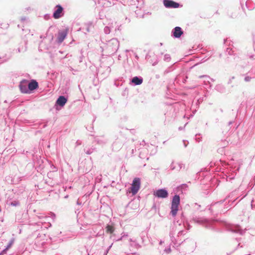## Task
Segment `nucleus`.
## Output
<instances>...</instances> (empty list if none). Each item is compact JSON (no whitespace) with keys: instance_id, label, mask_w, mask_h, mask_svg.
Returning <instances> with one entry per match:
<instances>
[{"instance_id":"nucleus-1","label":"nucleus","mask_w":255,"mask_h":255,"mask_svg":"<svg viewBox=\"0 0 255 255\" xmlns=\"http://www.w3.org/2000/svg\"><path fill=\"white\" fill-rule=\"evenodd\" d=\"M180 203V197L178 195H175L171 203V213L173 216H176L178 210V206Z\"/></svg>"},{"instance_id":"nucleus-2","label":"nucleus","mask_w":255,"mask_h":255,"mask_svg":"<svg viewBox=\"0 0 255 255\" xmlns=\"http://www.w3.org/2000/svg\"><path fill=\"white\" fill-rule=\"evenodd\" d=\"M19 88L22 93H28L32 90V81L28 82L27 80L22 81L19 85Z\"/></svg>"},{"instance_id":"nucleus-3","label":"nucleus","mask_w":255,"mask_h":255,"mask_svg":"<svg viewBox=\"0 0 255 255\" xmlns=\"http://www.w3.org/2000/svg\"><path fill=\"white\" fill-rule=\"evenodd\" d=\"M140 187V179L139 178H135L133 180L130 187V192L133 195L136 194L138 191Z\"/></svg>"},{"instance_id":"nucleus-4","label":"nucleus","mask_w":255,"mask_h":255,"mask_svg":"<svg viewBox=\"0 0 255 255\" xmlns=\"http://www.w3.org/2000/svg\"><path fill=\"white\" fill-rule=\"evenodd\" d=\"M56 10L53 13V17L55 19H58L63 15V8L60 5L56 6Z\"/></svg>"},{"instance_id":"nucleus-5","label":"nucleus","mask_w":255,"mask_h":255,"mask_svg":"<svg viewBox=\"0 0 255 255\" xmlns=\"http://www.w3.org/2000/svg\"><path fill=\"white\" fill-rule=\"evenodd\" d=\"M153 195L158 197L165 198L168 196V192L165 189H159L154 192Z\"/></svg>"},{"instance_id":"nucleus-6","label":"nucleus","mask_w":255,"mask_h":255,"mask_svg":"<svg viewBox=\"0 0 255 255\" xmlns=\"http://www.w3.org/2000/svg\"><path fill=\"white\" fill-rule=\"evenodd\" d=\"M68 29H65L62 31H59L57 37V42L62 43L65 39L68 34Z\"/></svg>"},{"instance_id":"nucleus-7","label":"nucleus","mask_w":255,"mask_h":255,"mask_svg":"<svg viewBox=\"0 0 255 255\" xmlns=\"http://www.w3.org/2000/svg\"><path fill=\"white\" fill-rule=\"evenodd\" d=\"M164 6L167 8H177L179 4L172 0H164L163 1Z\"/></svg>"},{"instance_id":"nucleus-8","label":"nucleus","mask_w":255,"mask_h":255,"mask_svg":"<svg viewBox=\"0 0 255 255\" xmlns=\"http://www.w3.org/2000/svg\"><path fill=\"white\" fill-rule=\"evenodd\" d=\"M67 101V99L64 96H61L56 101V104L61 107H63L66 103Z\"/></svg>"},{"instance_id":"nucleus-9","label":"nucleus","mask_w":255,"mask_h":255,"mask_svg":"<svg viewBox=\"0 0 255 255\" xmlns=\"http://www.w3.org/2000/svg\"><path fill=\"white\" fill-rule=\"evenodd\" d=\"M183 32L181 30V28L180 27H176L174 28V36L175 37H180L181 35L182 34Z\"/></svg>"},{"instance_id":"nucleus-10","label":"nucleus","mask_w":255,"mask_h":255,"mask_svg":"<svg viewBox=\"0 0 255 255\" xmlns=\"http://www.w3.org/2000/svg\"><path fill=\"white\" fill-rule=\"evenodd\" d=\"M142 79H139L137 77H134L132 78L131 82L135 85H140L142 83Z\"/></svg>"},{"instance_id":"nucleus-11","label":"nucleus","mask_w":255,"mask_h":255,"mask_svg":"<svg viewBox=\"0 0 255 255\" xmlns=\"http://www.w3.org/2000/svg\"><path fill=\"white\" fill-rule=\"evenodd\" d=\"M106 232L107 233L112 234L115 230V229L113 226L108 225L106 228Z\"/></svg>"},{"instance_id":"nucleus-12","label":"nucleus","mask_w":255,"mask_h":255,"mask_svg":"<svg viewBox=\"0 0 255 255\" xmlns=\"http://www.w3.org/2000/svg\"><path fill=\"white\" fill-rule=\"evenodd\" d=\"M38 87V83L35 80H33V90L37 89Z\"/></svg>"},{"instance_id":"nucleus-13","label":"nucleus","mask_w":255,"mask_h":255,"mask_svg":"<svg viewBox=\"0 0 255 255\" xmlns=\"http://www.w3.org/2000/svg\"><path fill=\"white\" fill-rule=\"evenodd\" d=\"M11 205H15L16 204H14V203H11Z\"/></svg>"},{"instance_id":"nucleus-14","label":"nucleus","mask_w":255,"mask_h":255,"mask_svg":"<svg viewBox=\"0 0 255 255\" xmlns=\"http://www.w3.org/2000/svg\"><path fill=\"white\" fill-rule=\"evenodd\" d=\"M10 246H11V244H10V245H9L8 246V247L6 248V249H8V248H9V247H10Z\"/></svg>"}]
</instances>
